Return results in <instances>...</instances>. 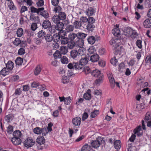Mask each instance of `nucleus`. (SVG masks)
I'll return each mask as SVG.
<instances>
[{
    "mask_svg": "<svg viewBox=\"0 0 151 151\" xmlns=\"http://www.w3.org/2000/svg\"><path fill=\"white\" fill-rule=\"evenodd\" d=\"M87 40L89 43L93 45L95 42L96 39L94 36H91L88 38Z\"/></svg>",
    "mask_w": 151,
    "mask_h": 151,
    "instance_id": "nucleus-36",
    "label": "nucleus"
},
{
    "mask_svg": "<svg viewBox=\"0 0 151 151\" xmlns=\"http://www.w3.org/2000/svg\"><path fill=\"white\" fill-rule=\"evenodd\" d=\"M121 43H123L122 42L120 43V44H119L117 45H116V48H113V50L117 52H121L123 49L122 47L120 45Z\"/></svg>",
    "mask_w": 151,
    "mask_h": 151,
    "instance_id": "nucleus-29",
    "label": "nucleus"
},
{
    "mask_svg": "<svg viewBox=\"0 0 151 151\" xmlns=\"http://www.w3.org/2000/svg\"><path fill=\"white\" fill-rule=\"evenodd\" d=\"M58 15L60 20H63L65 19L66 18V15L64 12H59Z\"/></svg>",
    "mask_w": 151,
    "mask_h": 151,
    "instance_id": "nucleus-39",
    "label": "nucleus"
},
{
    "mask_svg": "<svg viewBox=\"0 0 151 151\" xmlns=\"http://www.w3.org/2000/svg\"><path fill=\"white\" fill-rule=\"evenodd\" d=\"M14 116L13 114H9L5 116L4 119L9 124L13 119Z\"/></svg>",
    "mask_w": 151,
    "mask_h": 151,
    "instance_id": "nucleus-14",
    "label": "nucleus"
},
{
    "mask_svg": "<svg viewBox=\"0 0 151 151\" xmlns=\"http://www.w3.org/2000/svg\"><path fill=\"white\" fill-rule=\"evenodd\" d=\"M102 138L101 137H99L95 140L93 141L91 143V145L93 148L97 149L100 145V141H102Z\"/></svg>",
    "mask_w": 151,
    "mask_h": 151,
    "instance_id": "nucleus-4",
    "label": "nucleus"
},
{
    "mask_svg": "<svg viewBox=\"0 0 151 151\" xmlns=\"http://www.w3.org/2000/svg\"><path fill=\"white\" fill-rule=\"evenodd\" d=\"M14 45L17 46L19 45L20 44H23V46L25 47L26 45L25 42L24 41H21L20 39L19 38H16L15 40L13 42Z\"/></svg>",
    "mask_w": 151,
    "mask_h": 151,
    "instance_id": "nucleus-9",
    "label": "nucleus"
},
{
    "mask_svg": "<svg viewBox=\"0 0 151 151\" xmlns=\"http://www.w3.org/2000/svg\"><path fill=\"white\" fill-rule=\"evenodd\" d=\"M86 52V50L85 48H76V50H73L70 52V56L73 59L78 60L80 56H83L85 54Z\"/></svg>",
    "mask_w": 151,
    "mask_h": 151,
    "instance_id": "nucleus-1",
    "label": "nucleus"
},
{
    "mask_svg": "<svg viewBox=\"0 0 151 151\" xmlns=\"http://www.w3.org/2000/svg\"><path fill=\"white\" fill-rule=\"evenodd\" d=\"M71 99L70 96L66 98L64 100V102L66 105H68L71 102Z\"/></svg>",
    "mask_w": 151,
    "mask_h": 151,
    "instance_id": "nucleus-64",
    "label": "nucleus"
},
{
    "mask_svg": "<svg viewBox=\"0 0 151 151\" xmlns=\"http://www.w3.org/2000/svg\"><path fill=\"white\" fill-rule=\"evenodd\" d=\"M42 26L45 29L49 28L51 26V23L48 20H45L43 22Z\"/></svg>",
    "mask_w": 151,
    "mask_h": 151,
    "instance_id": "nucleus-21",
    "label": "nucleus"
},
{
    "mask_svg": "<svg viewBox=\"0 0 151 151\" xmlns=\"http://www.w3.org/2000/svg\"><path fill=\"white\" fill-rule=\"evenodd\" d=\"M11 141L15 145H19L21 142V140L20 138H12Z\"/></svg>",
    "mask_w": 151,
    "mask_h": 151,
    "instance_id": "nucleus-27",
    "label": "nucleus"
},
{
    "mask_svg": "<svg viewBox=\"0 0 151 151\" xmlns=\"http://www.w3.org/2000/svg\"><path fill=\"white\" fill-rule=\"evenodd\" d=\"M77 35L78 39L83 40L87 36V34L80 32L77 33Z\"/></svg>",
    "mask_w": 151,
    "mask_h": 151,
    "instance_id": "nucleus-34",
    "label": "nucleus"
},
{
    "mask_svg": "<svg viewBox=\"0 0 151 151\" xmlns=\"http://www.w3.org/2000/svg\"><path fill=\"white\" fill-rule=\"evenodd\" d=\"M39 17L38 16H35L33 13L30 14L29 19L31 21H36V20L38 19Z\"/></svg>",
    "mask_w": 151,
    "mask_h": 151,
    "instance_id": "nucleus-54",
    "label": "nucleus"
},
{
    "mask_svg": "<svg viewBox=\"0 0 151 151\" xmlns=\"http://www.w3.org/2000/svg\"><path fill=\"white\" fill-rule=\"evenodd\" d=\"M35 141L31 138L28 137L24 141V144L25 147H29L32 146L35 144Z\"/></svg>",
    "mask_w": 151,
    "mask_h": 151,
    "instance_id": "nucleus-5",
    "label": "nucleus"
},
{
    "mask_svg": "<svg viewBox=\"0 0 151 151\" xmlns=\"http://www.w3.org/2000/svg\"><path fill=\"white\" fill-rule=\"evenodd\" d=\"M36 142L39 145H44L45 140L43 137L40 136L37 138Z\"/></svg>",
    "mask_w": 151,
    "mask_h": 151,
    "instance_id": "nucleus-15",
    "label": "nucleus"
},
{
    "mask_svg": "<svg viewBox=\"0 0 151 151\" xmlns=\"http://www.w3.org/2000/svg\"><path fill=\"white\" fill-rule=\"evenodd\" d=\"M72 123L75 126L79 127L81 123V119L80 117L73 118L72 120Z\"/></svg>",
    "mask_w": 151,
    "mask_h": 151,
    "instance_id": "nucleus-6",
    "label": "nucleus"
},
{
    "mask_svg": "<svg viewBox=\"0 0 151 151\" xmlns=\"http://www.w3.org/2000/svg\"><path fill=\"white\" fill-rule=\"evenodd\" d=\"M16 34L18 37H21L23 34V31L22 28H19L17 31Z\"/></svg>",
    "mask_w": 151,
    "mask_h": 151,
    "instance_id": "nucleus-48",
    "label": "nucleus"
},
{
    "mask_svg": "<svg viewBox=\"0 0 151 151\" xmlns=\"http://www.w3.org/2000/svg\"><path fill=\"white\" fill-rule=\"evenodd\" d=\"M60 53L63 55H65L68 52V48L65 46H61L60 49Z\"/></svg>",
    "mask_w": 151,
    "mask_h": 151,
    "instance_id": "nucleus-24",
    "label": "nucleus"
},
{
    "mask_svg": "<svg viewBox=\"0 0 151 151\" xmlns=\"http://www.w3.org/2000/svg\"><path fill=\"white\" fill-rule=\"evenodd\" d=\"M73 25L76 28L80 29L81 26V22L79 21H76L73 23Z\"/></svg>",
    "mask_w": 151,
    "mask_h": 151,
    "instance_id": "nucleus-43",
    "label": "nucleus"
},
{
    "mask_svg": "<svg viewBox=\"0 0 151 151\" xmlns=\"http://www.w3.org/2000/svg\"><path fill=\"white\" fill-rule=\"evenodd\" d=\"M25 50L23 47H21L18 50V54L20 55H22L25 54Z\"/></svg>",
    "mask_w": 151,
    "mask_h": 151,
    "instance_id": "nucleus-61",
    "label": "nucleus"
},
{
    "mask_svg": "<svg viewBox=\"0 0 151 151\" xmlns=\"http://www.w3.org/2000/svg\"><path fill=\"white\" fill-rule=\"evenodd\" d=\"M22 92L21 89L19 88H18L16 89L13 95V96L15 97H17L18 95H19L21 94Z\"/></svg>",
    "mask_w": 151,
    "mask_h": 151,
    "instance_id": "nucleus-47",
    "label": "nucleus"
},
{
    "mask_svg": "<svg viewBox=\"0 0 151 151\" xmlns=\"http://www.w3.org/2000/svg\"><path fill=\"white\" fill-rule=\"evenodd\" d=\"M95 11L92 7H88L85 12L86 14L88 16L93 15L95 13Z\"/></svg>",
    "mask_w": 151,
    "mask_h": 151,
    "instance_id": "nucleus-13",
    "label": "nucleus"
},
{
    "mask_svg": "<svg viewBox=\"0 0 151 151\" xmlns=\"http://www.w3.org/2000/svg\"><path fill=\"white\" fill-rule=\"evenodd\" d=\"M83 98L86 100H89L91 99V95L90 93L86 92L84 94Z\"/></svg>",
    "mask_w": 151,
    "mask_h": 151,
    "instance_id": "nucleus-55",
    "label": "nucleus"
},
{
    "mask_svg": "<svg viewBox=\"0 0 151 151\" xmlns=\"http://www.w3.org/2000/svg\"><path fill=\"white\" fill-rule=\"evenodd\" d=\"M74 68L76 70H81L83 68V66L80 62L79 61L76 63H74Z\"/></svg>",
    "mask_w": 151,
    "mask_h": 151,
    "instance_id": "nucleus-26",
    "label": "nucleus"
},
{
    "mask_svg": "<svg viewBox=\"0 0 151 151\" xmlns=\"http://www.w3.org/2000/svg\"><path fill=\"white\" fill-rule=\"evenodd\" d=\"M121 37H120V39L116 37L112 38L109 41L110 44L113 46L112 48L113 49V48H116V45H117L119 44H120L121 42L124 43L126 41V37H124L122 39Z\"/></svg>",
    "mask_w": 151,
    "mask_h": 151,
    "instance_id": "nucleus-3",
    "label": "nucleus"
},
{
    "mask_svg": "<svg viewBox=\"0 0 151 151\" xmlns=\"http://www.w3.org/2000/svg\"><path fill=\"white\" fill-rule=\"evenodd\" d=\"M69 39L71 41H73L76 38L78 39L77 33L76 34L74 33H70L68 36Z\"/></svg>",
    "mask_w": 151,
    "mask_h": 151,
    "instance_id": "nucleus-35",
    "label": "nucleus"
},
{
    "mask_svg": "<svg viewBox=\"0 0 151 151\" xmlns=\"http://www.w3.org/2000/svg\"><path fill=\"white\" fill-rule=\"evenodd\" d=\"M143 25L145 27L149 28L151 27V19H147L143 22Z\"/></svg>",
    "mask_w": 151,
    "mask_h": 151,
    "instance_id": "nucleus-18",
    "label": "nucleus"
},
{
    "mask_svg": "<svg viewBox=\"0 0 151 151\" xmlns=\"http://www.w3.org/2000/svg\"><path fill=\"white\" fill-rule=\"evenodd\" d=\"M91 74L97 78L95 81V83L96 84H99L102 82L103 79V75L98 70L95 69L92 70Z\"/></svg>",
    "mask_w": 151,
    "mask_h": 151,
    "instance_id": "nucleus-2",
    "label": "nucleus"
},
{
    "mask_svg": "<svg viewBox=\"0 0 151 151\" xmlns=\"http://www.w3.org/2000/svg\"><path fill=\"white\" fill-rule=\"evenodd\" d=\"M6 68L4 67L2 70L0 71V74L5 76L6 75L9 74V71Z\"/></svg>",
    "mask_w": 151,
    "mask_h": 151,
    "instance_id": "nucleus-30",
    "label": "nucleus"
},
{
    "mask_svg": "<svg viewBox=\"0 0 151 151\" xmlns=\"http://www.w3.org/2000/svg\"><path fill=\"white\" fill-rule=\"evenodd\" d=\"M145 120L146 121H151V113L149 112L147 113L145 117Z\"/></svg>",
    "mask_w": 151,
    "mask_h": 151,
    "instance_id": "nucleus-52",
    "label": "nucleus"
},
{
    "mask_svg": "<svg viewBox=\"0 0 151 151\" xmlns=\"http://www.w3.org/2000/svg\"><path fill=\"white\" fill-rule=\"evenodd\" d=\"M6 68L8 70H12L14 67L13 63L11 60H9L6 65Z\"/></svg>",
    "mask_w": 151,
    "mask_h": 151,
    "instance_id": "nucleus-22",
    "label": "nucleus"
},
{
    "mask_svg": "<svg viewBox=\"0 0 151 151\" xmlns=\"http://www.w3.org/2000/svg\"><path fill=\"white\" fill-rule=\"evenodd\" d=\"M119 24H116L115 28L112 30V33L115 36L118 37L120 35V31Z\"/></svg>",
    "mask_w": 151,
    "mask_h": 151,
    "instance_id": "nucleus-8",
    "label": "nucleus"
},
{
    "mask_svg": "<svg viewBox=\"0 0 151 151\" xmlns=\"http://www.w3.org/2000/svg\"><path fill=\"white\" fill-rule=\"evenodd\" d=\"M88 51L90 54H93L96 51L95 48L93 46H91L88 49Z\"/></svg>",
    "mask_w": 151,
    "mask_h": 151,
    "instance_id": "nucleus-62",
    "label": "nucleus"
},
{
    "mask_svg": "<svg viewBox=\"0 0 151 151\" xmlns=\"http://www.w3.org/2000/svg\"><path fill=\"white\" fill-rule=\"evenodd\" d=\"M42 129L39 127H37L33 129L34 132L36 134H39L42 132Z\"/></svg>",
    "mask_w": 151,
    "mask_h": 151,
    "instance_id": "nucleus-49",
    "label": "nucleus"
},
{
    "mask_svg": "<svg viewBox=\"0 0 151 151\" xmlns=\"http://www.w3.org/2000/svg\"><path fill=\"white\" fill-rule=\"evenodd\" d=\"M54 57L55 59L60 58H61V54L58 50H56L53 54Z\"/></svg>",
    "mask_w": 151,
    "mask_h": 151,
    "instance_id": "nucleus-45",
    "label": "nucleus"
},
{
    "mask_svg": "<svg viewBox=\"0 0 151 151\" xmlns=\"http://www.w3.org/2000/svg\"><path fill=\"white\" fill-rule=\"evenodd\" d=\"M125 65L124 63H121L118 66V71L120 72H122L123 71L124 69Z\"/></svg>",
    "mask_w": 151,
    "mask_h": 151,
    "instance_id": "nucleus-53",
    "label": "nucleus"
},
{
    "mask_svg": "<svg viewBox=\"0 0 151 151\" xmlns=\"http://www.w3.org/2000/svg\"><path fill=\"white\" fill-rule=\"evenodd\" d=\"M95 21V19L93 17H89L88 18V24H93Z\"/></svg>",
    "mask_w": 151,
    "mask_h": 151,
    "instance_id": "nucleus-60",
    "label": "nucleus"
},
{
    "mask_svg": "<svg viewBox=\"0 0 151 151\" xmlns=\"http://www.w3.org/2000/svg\"><path fill=\"white\" fill-rule=\"evenodd\" d=\"M52 37L53 36L50 34H47L46 35L45 38L47 42H50L52 40Z\"/></svg>",
    "mask_w": 151,
    "mask_h": 151,
    "instance_id": "nucleus-44",
    "label": "nucleus"
},
{
    "mask_svg": "<svg viewBox=\"0 0 151 151\" xmlns=\"http://www.w3.org/2000/svg\"><path fill=\"white\" fill-rule=\"evenodd\" d=\"M99 57L97 54H94L90 57V60L93 62H97L99 59Z\"/></svg>",
    "mask_w": 151,
    "mask_h": 151,
    "instance_id": "nucleus-17",
    "label": "nucleus"
},
{
    "mask_svg": "<svg viewBox=\"0 0 151 151\" xmlns=\"http://www.w3.org/2000/svg\"><path fill=\"white\" fill-rule=\"evenodd\" d=\"M68 39L66 37H61L60 40V42L62 44H66L68 42Z\"/></svg>",
    "mask_w": 151,
    "mask_h": 151,
    "instance_id": "nucleus-46",
    "label": "nucleus"
},
{
    "mask_svg": "<svg viewBox=\"0 0 151 151\" xmlns=\"http://www.w3.org/2000/svg\"><path fill=\"white\" fill-rule=\"evenodd\" d=\"M91 147L88 144L84 145L81 149V151H91Z\"/></svg>",
    "mask_w": 151,
    "mask_h": 151,
    "instance_id": "nucleus-28",
    "label": "nucleus"
},
{
    "mask_svg": "<svg viewBox=\"0 0 151 151\" xmlns=\"http://www.w3.org/2000/svg\"><path fill=\"white\" fill-rule=\"evenodd\" d=\"M53 40H52L55 42H57L60 40V36L57 34H54L53 36Z\"/></svg>",
    "mask_w": 151,
    "mask_h": 151,
    "instance_id": "nucleus-38",
    "label": "nucleus"
},
{
    "mask_svg": "<svg viewBox=\"0 0 151 151\" xmlns=\"http://www.w3.org/2000/svg\"><path fill=\"white\" fill-rule=\"evenodd\" d=\"M67 44L68 47L70 49H73L76 45L75 43L74 42H68Z\"/></svg>",
    "mask_w": 151,
    "mask_h": 151,
    "instance_id": "nucleus-59",
    "label": "nucleus"
},
{
    "mask_svg": "<svg viewBox=\"0 0 151 151\" xmlns=\"http://www.w3.org/2000/svg\"><path fill=\"white\" fill-rule=\"evenodd\" d=\"M95 26L92 24H88L86 26V29L89 32H92L95 28Z\"/></svg>",
    "mask_w": 151,
    "mask_h": 151,
    "instance_id": "nucleus-31",
    "label": "nucleus"
},
{
    "mask_svg": "<svg viewBox=\"0 0 151 151\" xmlns=\"http://www.w3.org/2000/svg\"><path fill=\"white\" fill-rule=\"evenodd\" d=\"M83 68V71L86 74H88L90 73H91V72L92 71L88 67H84Z\"/></svg>",
    "mask_w": 151,
    "mask_h": 151,
    "instance_id": "nucleus-42",
    "label": "nucleus"
},
{
    "mask_svg": "<svg viewBox=\"0 0 151 151\" xmlns=\"http://www.w3.org/2000/svg\"><path fill=\"white\" fill-rule=\"evenodd\" d=\"M41 15L44 17L45 18H47L49 17V14L48 12L46 11L43 10L40 12Z\"/></svg>",
    "mask_w": 151,
    "mask_h": 151,
    "instance_id": "nucleus-37",
    "label": "nucleus"
},
{
    "mask_svg": "<svg viewBox=\"0 0 151 151\" xmlns=\"http://www.w3.org/2000/svg\"><path fill=\"white\" fill-rule=\"evenodd\" d=\"M99 114V110H96L94 111L91 113V117L92 118H93L95 117Z\"/></svg>",
    "mask_w": 151,
    "mask_h": 151,
    "instance_id": "nucleus-56",
    "label": "nucleus"
},
{
    "mask_svg": "<svg viewBox=\"0 0 151 151\" xmlns=\"http://www.w3.org/2000/svg\"><path fill=\"white\" fill-rule=\"evenodd\" d=\"M76 41V47L77 49H80L81 48H84L83 46L84 45V41L82 39H79Z\"/></svg>",
    "mask_w": 151,
    "mask_h": 151,
    "instance_id": "nucleus-10",
    "label": "nucleus"
},
{
    "mask_svg": "<svg viewBox=\"0 0 151 151\" xmlns=\"http://www.w3.org/2000/svg\"><path fill=\"white\" fill-rule=\"evenodd\" d=\"M74 26L72 25H68L66 27V30L68 32L72 31L74 29Z\"/></svg>",
    "mask_w": 151,
    "mask_h": 151,
    "instance_id": "nucleus-57",
    "label": "nucleus"
},
{
    "mask_svg": "<svg viewBox=\"0 0 151 151\" xmlns=\"http://www.w3.org/2000/svg\"><path fill=\"white\" fill-rule=\"evenodd\" d=\"M30 12L32 13H37V14H39L40 12L44 9V7H41L37 9L32 6L30 7Z\"/></svg>",
    "mask_w": 151,
    "mask_h": 151,
    "instance_id": "nucleus-12",
    "label": "nucleus"
},
{
    "mask_svg": "<svg viewBox=\"0 0 151 151\" xmlns=\"http://www.w3.org/2000/svg\"><path fill=\"white\" fill-rule=\"evenodd\" d=\"M132 32V29L129 28H127L124 31V35L125 36L129 37L131 35Z\"/></svg>",
    "mask_w": 151,
    "mask_h": 151,
    "instance_id": "nucleus-20",
    "label": "nucleus"
},
{
    "mask_svg": "<svg viewBox=\"0 0 151 151\" xmlns=\"http://www.w3.org/2000/svg\"><path fill=\"white\" fill-rule=\"evenodd\" d=\"M110 62L113 65L116 66V63L118 62V60L116 58V57H114L111 59L110 60Z\"/></svg>",
    "mask_w": 151,
    "mask_h": 151,
    "instance_id": "nucleus-58",
    "label": "nucleus"
},
{
    "mask_svg": "<svg viewBox=\"0 0 151 151\" xmlns=\"http://www.w3.org/2000/svg\"><path fill=\"white\" fill-rule=\"evenodd\" d=\"M61 61L63 64H67L68 63V59L65 56H63L61 58Z\"/></svg>",
    "mask_w": 151,
    "mask_h": 151,
    "instance_id": "nucleus-51",
    "label": "nucleus"
},
{
    "mask_svg": "<svg viewBox=\"0 0 151 151\" xmlns=\"http://www.w3.org/2000/svg\"><path fill=\"white\" fill-rule=\"evenodd\" d=\"M23 62V59L19 57H18L15 60L16 63L18 65H22Z\"/></svg>",
    "mask_w": 151,
    "mask_h": 151,
    "instance_id": "nucleus-50",
    "label": "nucleus"
},
{
    "mask_svg": "<svg viewBox=\"0 0 151 151\" xmlns=\"http://www.w3.org/2000/svg\"><path fill=\"white\" fill-rule=\"evenodd\" d=\"M83 57H82L79 60V62L81 64H82L83 67L86 65L88 63V56L86 55L82 56Z\"/></svg>",
    "mask_w": 151,
    "mask_h": 151,
    "instance_id": "nucleus-11",
    "label": "nucleus"
},
{
    "mask_svg": "<svg viewBox=\"0 0 151 151\" xmlns=\"http://www.w3.org/2000/svg\"><path fill=\"white\" fill-rule=\"evenodd\" d=\"M13 131V127L11 125H9L7 129V132L8 134H11Z\"/></svg>",
    "mask_w": 151,
    "mask_h": 151,
    "instance_id": "nucleus-63",
    "label": "nucleus"
},
{
    "mask_svg": "<svg viewBox=\"0 0 151 151\" xmlns=\"http://www.w3.org/2000/svg\"><path fill=\"white\" fill-rule=\"evenodd\" d=\"M134 133L138 137L141 136L142 134V132L141 131V127L139 126L135 128L134 131Z\"/></svg>",
    "mask_w": 151,
    "mask_h": 151,
    "instance_id": "nucleus-7",
    "label": "nucleus"
},
{
    "mask_svg": "<svg viewBox=\"0 0 151 151\" xmlns=\"http://www.w3.org/2000/svg\"><path fill=\"white\" fill-rule=\"evenodd\" d=\"M8 6L9 9L11 10H16L17 9V8L14 5V3L12 1L8 3Z\"/></svg>",
    "mask_w": 151,
    "mask_h": 151,
    "instance_id": "nucleus-33",
    "label": "nucleus"
},
{
    "mask_svg": "<svg viewBox=\"0 0 151 151\" xmlns=\"http://www.w3.org/2000/svg\"><path fill=\"white\" fill-rule=\"evenodd\" d=\"M108 78L111 84V86L112 88H114L115 86V82L113 76L111 74L108 75Z\"/></svg>",
    "mask_w": 151,
    "mask_h": 151,
    "instance_id": "nucleus-16",
    "label": "nucleus"
},
{
    "mask_svg": "<svg viewBox=\"0 0 151 151\" xmlns=\"http://www.w3.org/2000/svg\"><path fill=\"white\" fill-rule=\"evenodd\" d=\"M46 35V32L43 30H41L38 33V36L39 38L44 39Z\"/></svg>",
    "mask_w": 151,
    "mask_h": 151,
    "instance_id": "nucleus-40",
    "label": "nucleus"
},
{
    "mask_svg": "<svg viewBox=\"0 0 151 151\" xmlns=\"http://www.w3.org/2000/svg\"><path fill=\"white\" fill-rule=\"evenodd\" d=\"M114 146L116 149H119L121 147V143L120 141L119 140H116L114 142Z\"/></svg>",
    "mask_w": 151,
    "mask_h": 151,
    "instance_id": "nucleus-25",
    "label": "nucleus"
},
{
    "mask_svg": "<svg viewBox=\"0 0 151 151\" xmlns=\"http://www.w3.org/2000/svg\"><path fill=\"white\" fill-rule=\"evenodd\" d=\"M56 24V25L55 26L56 30L60 32L62 31L64 26L62 22H60Z\"/></svg>",
    "mask_w": 151,
    "mask_h": 151,
    "instance_id": "nucleus-19",
    "label": "nucleus"
},
{
    "mask_svg": "<svg viewBox=\"0 0 151 151\" xmlns=\"http://www.w3.org/2000/svg\"><path fill=\"white\" fill-rule=\"evenodd\" d=\"M52 22L56 24L60 22V19L58 15L57 14L54 15L52 17Z\"/></svg>",
    "mask_w": 151,
    "mask_h": 151,
    "instance_id": "nucleus-32",
    "label": "nucleus"
},
{
    "mask_svg": "<svg viewBox=\"0 0 151 151\" xmlns=\"http://www.w3.org/2000/svg\"><path fill=\"white\" fill-rule=\"evenodd\" d=\"M13 138H20L22 135V133L20 131L17 130L13 132Z\"/></svg>",
    "mask_w": 151,
    "mask_h": 151,
    "instance_id": "nucleus-23",
    "label": "nucleus"
},
{
    "mask_svg": "<svg viewBox=\"0 0 151 151\" xmlns=\"http://www.w3.org/2000/svg\"><path fill=\"white\" fill-rule=\"evenodd\" d=\"M42 67L40 65H38L37 66L34 73L35 75H37L40 73L42 69Z\"/></svg>",
    "mask_w": 151,
    "mask_h": 151,
    "instance_id": "nucleus-41",
    "label": "nucleus"
}]
</instances>
